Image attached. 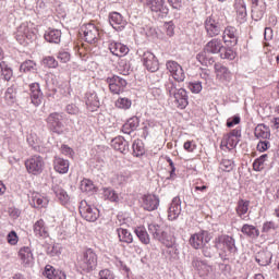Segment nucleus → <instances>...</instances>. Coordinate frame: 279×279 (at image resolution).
<instances>
[{"instance_id":"40","label":"nucleus","mask_w":279,"mask_h":279,"mask_svg":"<svg viewBox=\"0 0 279 279\" xmlns=\"http://www.w3.org/2000/svg\"><path fill=\"white\" fill-rule=\"evenodd\" d=\"M0 69L4 82H10V80H12L14 75V71L12 70V68H10L8 63H5V61H2L0 62Z\"/></svg>"},{"instance_id":"14","label":"nucleus","mask_w":279,"mask_h":279,"mask_svg":"<svg viewBox=\"0 0 279 279\" xmlns=\"http://www.w3.org/2000/svg\"><path fill=\"white\" fill-rule=\"evenodd\" d=\"M151 12H160V14H169V7L165 4V0H140Z\"/></svg>"},{"instance_id":"24","label":"nucleus","mask_w":279,"mask_h":279,"mask_svg":"<svg viewBox=\"0 0 279 279\" xmlns=\"http://www.w3.org/2000/svg\"><path fill=\"white\" fill-rule=\"evenodd\" d=\"M45 40L52 45H60L62 40V31L56 28H48L44 35Z\"/></svg>"},{"instance_id":"9","label":"nucleus","mask_w":279,"mask_h":279,"mask_svg":"<svg viewBox=\"0 0 279 279\" xmlns=\"http://www.w3.org/2000/svg\"><path fill=\"white\" fill-rule=\"evenodd\" d=\"M204 27L208 38H215L221 34V23L213 15L206 17Z\"/></svg>"},{"instance_id":"50","label":"nucleus","mask_w":279,"mask_h":279,"mask_svg":"<svg viewBox=\"0 0 279 279\" xmlns=\"http://www.w3.org/2000/svg\"><path fill=\"white\" fill-rule=\"evenodd\" d=\"M235 56L236 54L232 48H226L222 46V49L220 50V58L222 60H234Z\"/></svg>"},{"instance_id":"54","label":"nucleus","mask_w":279,"mask_h":279,"mask_svg":"<svg viewBox=\"0 0 279 279\" xmlns=\"http://www.w3.org/2000/svg\"><path fill=\"white\" fill-rule=\"evenodd\" d=\"M220 169L226 171L227 173H230V171L234 169V161L230 159H222V161L220 162Z\"/></svg>"},{"instance_id":"63","label":"nucleus","mask_w":279,"mask_h":279,"mask_svg":"<svg viewBox=\"0 0 279 279\" xmlns=\"http://www.w3.org/2000/svg\"><path fill=\"white\" fill-rule=\"evenodd\" d=\"M8 243H10V245H16V243H19V235L16 234V231H11L8 234Z\"/></svg>"},{"instance_id":"25","label":"nucleus","mask_w":279,"mask_h":279,"mask_svg":"<svg viewBox=\"0 0 279 279\" xmlns=\"http://www.w3.org/2000/svg\"><path fill=\"white\" fill-rule=\"evenodd\" d=\"M234 10L236 12V19L239 23H245L247 21V8L244 0H235Z\"/></svg>"},{"instance_id":"10","label":"nucleus","mask_w":279,"mask_h":279,"mask_svg":"<svg viewBox=\"0 0 279 279\" xmlns=\"http://www.w3.org/2000/svg\"><path fill=\"white\" fill-rule=\"evenodd\" d=\"M166 68L169 71V73H171L174 82H184V80H186V74L184 73V69L182 68V65H180L178 63V61H167L166 62Z\"/></svg>"},{"instance_id":"11","label":"nucleus","mask_w":279,"mask_h":279,"mask_svg":"<svg viewBox=\"0 0 279 279\" xmlns=\"http://www.w3.org/2000/svg\"><path fill=\"white\" fill-rule=\"evenodd\" d=\"M81 32H83L85 41L89 43V45H97L99 41V28L95 24H86L81 28Z\"/></svg>"},{"instance_id":"43","label":"nucleus","mask_w":279,"mask_h":279,"mask_svg":"<svg viewBox=\"0 0 279 279\" xmlns=\"http://www.w3.org/2000/svg\"><path fill=\"white\" fill-rule=\"evenodd\" d=\"M36 62L26 60L20 65V73H36Z\"/></svg>"},{"instance_id":"57","label":"nucleus","mask_w":279,"mask_h":279,"mask_svg":"<svg viewBox=\"0 0 279 279\" xmlns=\"http://www.w3.org/2000/svg\"><path fill=\"white\" fill-rule=\"evenodd\" d=\"M189 88L191 93H194L195 95L202 93V82H192L189 84Z\"/></svg>"},{"instance_id":"15","label":"nucleus","mask_w":279,"mask_h":279,"mask_svg":"<svg viewBox=\"0 0 279 279\" xmlns=\"http://www.w3.org/2000/svg\"><path fill=\"white\" fill-rule=\"evenodd\" d=\"M109 23L116 32H123L128 25V21L119 12L109 13Z\"/></svg>"},{"instance_id":"21","label":"nucleus","mask_w":279,"mask_h":279,"mask_svg":"<svg viewBox=\"0 0 279 279\" xmlns=\"http://www.w3.org/2000/svg\"><path fill=\"white\" fill-rule=\"evenodd\" d=\"M177 108L184 110L189 106V93L184 88H179L177 94L172 96Z\"/></svg>"},{"instance_id":"31","label":"nucleus","mask_w":279,"mask_h":279,"mask_svg":"<svg viewBox=\"0 0 279 279\" xmlns=\"http://www.w3.org/2000/svg\"><path fill=\"white\" fill-rule=\"evenodd\" d=\"M45 276L48 279H66V274H64V271L56 270L51 265L45 267Z\"/></svg>"},{"instance_id":"35","label":"nucleus","mask_w":279,"mask_h":279,"mask_svg":"<svg viewBox=\"0 0 279 279\" xmlns=\"http://www.w3.org/2000/svg\"><path fill=\"white\" fill-rule=\"evenodd\" d=\"M52 191L59 202L64 206V204H69V194L64 189L60 187V185L54 184L52 185Z\"/></svg>"},{"instance_id":"38","label":"nucleus","mask_w":279,"mask_h":279,"mask_svg":"<svg viewBox=\"0 0 279 279\" xmlns=\"http://www.w3.org/2000/svg\"><path fill=\"white\" fill-rule=\"evenodd\" d=\"M133 156L141 158L145 156V144L141 140H135L132 144Z\"/></svg>"},{"instance_id":"53","label":"nucleus","mask_w":279,"mask_h":279,"mask_svg":"<svg viewBox=\"0 0 279 279\" xmlns=\"http://www.w3.org/2000/svg\"><path fill=\"white\" fill-rule=\"evenodd\" d=\"M46 254L48 256H58L60 254V245L59 244H47L46 245Z\"/></svg>"},{"instance_id":"42","label":"nucleus","mask_w":279,"mask_h":279,"mask_svg":"<svg viewBox=\"0 0 279 279\" xmlns=\"http://www.w3.org/2000/svg\"><path fill=\"white\" fill-rule=\"evenodd\" d=\"M255 260L260 267H267V265L271 263V254L266 252H259L256 255Z\"/></svg>"},{"instance_id":"12","label":"nucleus","mask_w":279,"mask_h":279,"mask_svg":"<svg viewBox=\"0 0 279 279\" xmlns=\"http://www.w3.org/2000/svg\"><path fill=\"white\" fill-rule=\"evenodd\" d=\"M210 233L208 231H201L191 235L190 245L194 247V250H202L205 243H210Z\"/></svg>"},{"instance_id":"32","label":"nucleus","mask_w":279,"mask_h":279,"mask_svg":"<svg viewBox=\"0 0 279 279\" xmlns=\"http://www.w3.org/2000/svg\"><path fill=\"white\" fill-rule=\"evenodd\" d=\"M19 256L23 265H32V263H34V254L32 253V248H29V246L22 247L19 252Z\"/></svg>"},{"instance_id":"47","label":"nucleus","mask_w":279,"mask_h":279,"mask_svg":"<svg viewBox=\"0 0 279 279\" xmlns=\"http://www.w3.org/2000/svg\"><path fill=\"white\" fill-rule=\"evenodd\" d=\"M166 92L169 95V97H173L174 94H177L178 89V83H175V81H173L172 78H169L166 84Z\"/></svg>"},{"instance_id":"3","label":"nucleus","mask_w":279,"mask_h":279,"mask_svg":"<svg viewBox=\"0 0 279 279\" xmlns=\"http://www.w3.org/2000/svg\"><path fill=\"white\" fill-rule=\"evenodd\" d=\"M148 232L155 241H158L165 247H175V235L171 233L169 227L150 223L148 225Z\"/></svg>"},{"instance_id":"18","label":"nucleus","mask_w":279,"mask_h":279,"mask_svg":"<svg viewBox=\"0 0 279 279\" xmlns=\"http://www.w3.org/2000/svg\"><path fill=\"white\" fill-rule=\"evenodd\" d=\"M182 213V201H180V197L175 196L168 209V219L169 221H175L180 217Z\"/></svg>"},{"instance_id":"62","label":"nucleus","mask_w":279,"mask_h":279,"mask_svg":"<svg viewBox=\"0 0 279 279\" xmlns=\"http://www.w3.org/2000/svg\"><path fill=\"white\" fill-rule=\"evenodd\" d=\"M239 123H241V117L234 116L227 120V128H234V125H239Z\"/></svg>"},{"instance_id":"34","label":"nucleus","mask_w":279,"mask_h":279,"mask_svg":"<svg viewBox=\"0 0 279 279\" xmlns=\"http://www.w3.org/2000/svg\"><path fill=\"white\" fill-rule=\"evenodd\" d=\"M241 232L248 239H258L260 236V231L253 225H243Z\"/></svg>"},{"instance_id":"64","label":"nucleus","mask_w":279,"mask_h":279,"mask_svg":"<svg viewBox=\"0 0 279 279\" xmlns=\"http://www.w3.org/2000/svg\"><path fill=\"white\" fill-rule=\"evenodd\" d=\"M271 230H276V222L267 221L263 225L262 232H271Z\"/></svg>"},{"instance_id":"60","label":"nucleus","mask_w":279,"mask_h":279,"mask_svg":"<svg viewBox=\"0 0 279 279\" xmlns=\"http://www.w3.org/2000/svg\"><path fill=\"white\" fill-rule=\"evenodd\" d=\"M166 161L168 162L169 167H170V178H168L169 180H173L175 178V163L173 162V160L171 159V157H166Z\"/></svg>"},{"instance_id":"5","label":"nucleus","mask_w":279,"mask_h":279,"mask_svg":"<svg viewBox=\"0 0 279 279\" xmlns=\"http://www.w3.org/2000/svg\"><path fill=\"white\" fill-rule=\"evenodd\" d=\"M47 128L58 136L64 134V117L60 112H52L46 119Z\"/></svg>"},{"instance_id":"16","label":"nucleus","mask_w":279,"mask_h":279,"mask_svg":"<svg viewBox=\"0 0 279 279\" xmlns=\"http://www.w3.org/2000/svg\"><path fill=\"white\" fill-rule=\"evenodd\" d=\"M160 206V198L154 194L144 195L142 197V207L144 210H148V213H151L154 210H158V207Z\"/></svg>"},{"instance_id":"45","label":"nucleus","mask_w":279,"mask_h":279,"mask_svg":"<svg viewBox=\"0 0 279 279\" xmlns=\"http://www.w3.org/2000/svg\"><path fill=\"white\" fill-rule=\"evenodd\" d=\"M215 71L221 80H230V70L226 65L215 64Z\"/></svg>"},{"instance_id":"49","label":"nucleus","mask_w":279,"mask_h":279,"mask_svg":"<svg viewBox=\"0 0 279 279\" xmlns=\"http://www.w3.org/2000/svg\"><path fill=\"white\" fill-rule=\"evenodd\" d=\"M267 154H264L260 157L256 158L253 162V170L263 171L265 162L267 161Z\"/></svg>"},{"instance_id":"58","label":"nucleus","mask_w":279,"mask_h":279,"mask_svg":"<svg viewBox=\"0 0 279 279\" xmlns=\"http://www.w3.org/2000/svg\"><path fill=\"white\" fill-rule=\"evenodd\" d=\"M65 112H68V114L77 116L80 114V107L75 104H70L65 107Z\"/></svg>"},{"instance_id":"27","label":"nucleus","mask_w":279,"mask_h":279,"mask_svg":"<svg viewBox=\"0 0 279 279\" xmlns=\"http://www.w3.org/2000/svg\"><path fill=\"white\" fill-rule=\"evenodd\" d=\"M29 204L33 206V208H45V206L49 204V201L39 193L34 192L29 196Z\"/></svg>"},{"instance_id":"13","label":"nucleus","mask_w":279,"mask_h":279,"mask_svg":"<svg viewBox=\"0 0 279 279\" xmlns=\"http://www.w3.org/2000/svg\"><path fill=\"white\" fill-rule=\"evenodd\" d=\"M143 64L145 69H147L150 73H156L160 69V63L158 62V58L151 52L146 51L142 56Z\"/></svg>"},{"instance_id":"4","label":"nucleus","mask_w":279,"mask_h":279,"mask_svg":"<svg viewBox=\"0 0 279 279\" xmlns=\"http://www.w3.org/2000/svg\"><path fill=\"white\" fill-rule=\"evenodd\" d=\"M78 267L85 274H90V271H95L97 269V254L93 248H87L82 258L78 260Z\"/></svg>"},{"instance_id":"29","label":"nucleus","mask_w":279,"mask_h":279,"mask_svg":"<svg viewBox=\"0 0 279 279\" xmlns=\"http://www.w3.org/2000/svg\"><path fill=\"white\" fill-rule=\"evenodd\" d=\"M69 166H70L69 160L60 157H54L53 167L57 173H61V174L69 173Z\"/></svg>"},{"instance_id":"30","label":"nucleus","mask_w":279,"mask_h":279,"mask_svg":"<svg viewBox=\"0 0 279 279\" xmlns=\"http://www.w3.org/2000/svg\"><path fill=\"white\" fill-rule=\"evenodd\" d=\"M34 234L40 239L49 238V231L47 230V227H45V220L40 219L35 222Z\"/></svg>"},{"instance_id":"23","label":"nucleus","mask_w":279,"mask_h":279,"mask_svg":"<svg viewBox=\"0 0 279 279\" xmlns=\"http://www.w3.org/2000/svg\"><path fill=\"white\" fill-rule=\"evenodd\" d=\"M252 1H253L252 16L253 19H255V21H260V19L265 16V10H267V5L263 0H252Z\"/></svg>"},{"instance_id":"36","label":"nucleus","mask_w":279,"mask_h":279,"mask_svg":"<svg viewBox=\"0 0 279 279\" xmlns=\"http://www.w3.org/2000/svg\"><path fill=\"white\" fill-rule=\"evenodd\" d=\"M80 189L82 193H89V195L97 193V187L95 186V183H93L90 179H83L81 181Z\"/></svg>"},{"instance_id":"2","label":"nucleus","mask_w":279,"mask_h":279,"mask_svg":"<svg viewBox=\"0 0 279 279\" xmlns=\"http://www.w3.org/2000/svg\"><path fill=\"white\" fill-rule=\"evenodd\" d=\"M221 49H223V43L219 38H214L208 41L203 51L196 54V60L203 66H213L215 62V57L213 54L221 53Z\"/></svg>"},{"instance_id":"41","label":"nucleus","mask_w":279,"mask_h":279,"mask_svg":"<svg viewBox=\"0 0 279 279\" xmlns=\"http://www.w3.org/2000/svg\"><path fill=\"white\" fill-rule=\"evenodd\" d=\"M135 234L140 239L141 243L144 245H149L150 239H149V233H147V230L145 227H138L135 229Z\"/></svg>"},{"instance_id":"52","label":"nucleus","mask_w":279,"mask_h":279,"mask_svg":"<svg viewBox=\"0 0 279 279\" xmlns=\"http://www.w3.org/2000/svg\"><path fill=\"white\" fill-rule=\"evenodd\" d=\"M138 125H141V119H138V117H132L125 122L124 128L125 129L130 128L131 130H133V132H135Z\"/></svg>"},{"instance_id":"56","label":"nucleus","mask_w":279,"mask_h":279,"mask_svg":"<svg viewBox=\"0 0 279 279\" xmlns=\"http://www.w3.org/2000/svg\"><path fill=\"white\" fill-rule=\"evenodd\" d=\"M44 66H47L48 69H56L58 66V61L53 57H45L43 59Z\"/></svg>"},{"instance_id":"51","label":"nucleus","mask_w":279,"mask_h":279,"mask_svg":"<svg viewBox=\"0 0 279 279\" xmlns=\"http://www.w3.org/2000/svg\"><path fill=\"white\" fill-rule=\"evenodd\" d=\"M31 99L34 106H40V104H43V90L37 89L35 92H31Z\"/></svg>"},{"instance_id":"39","label":"nucleus","mask_w":279,"mask_h":279,"mask_svg":"<svg viewBox=\"0 0 279 279\" xmlns=\"http://www.w3.org/2000/svg\"><path fill=\"white\" fill-rule=\"evenodd\" d=\"M254 134L256 138H269L271 136V133H269V126L265 124H258L255 128Z\"/></svg>"},{"instance_id":"8","label":"nucleus","mask_w":279,"mask_h":279,"mask_svg":"<svg viewBox=\"0 0 279 279\" xmlns=\"http://www.w3.org/2000/svg\"><path fill=\"white\" fill-rule=\"evenodd\" d=\"M106 83L108 84L109 90L112 95H121L128 86V81L125 78L114 74L107 77Z\"/></svg>"},{"instance_id":"1","label":"nucleus","mask_w":279,"mask_h":279,"mask_svg":"<svg viewBox=\"0 0 279 279\" xmlns=\"http://www.w3.org/2000/svg\"><path fill=\"white\" fill-rule=\"evenodd\" d=\"M214 247L218 252V256L222 263L234 258L239 254V247H236V240L232 235L220 234L214 240Z\"/></svg>"},{"instance_id":"37","label":"nucleus","mask_w":279,"mask_h":279,"mask_svg":"<svg viewBox=\"0 0 279 279\" xmlns=\"http://www.w3.org/2000/svg\"><path fill=\"white\" fill-rule=\"evenodd\" d=\"M117 232L121 243H134V238L132 236V233L128 231V229L118 228Z\"/></svg>"},{"instance_id":"20","label":"nucleus","mask_w":279,"mask_h":279,"mask_svg":"<svg viewBox=\"0 0 279 279\" xmlns=\"http://www.w3.org/2000/svg\"><path fill=\"white\" fill-rule=\"evenodd\" d=\"M108 49L110 53H112V56H117V58H123V56H128V53H130V48L118 41H109Z\"/></svg>"},{"instance_id":"61","label":"nucleus","mask_w":279,"mask_h":279,"mask_svg":"<svg viewBox=\"0 0 279 279\" xmlns=\"http://www.w3.org/2000/svg\"><path fill=\"white\" fill-rule=\"evenodd\" d=\"M99 279H114V274L110 269H102L99 271Z\"/></svg>"},{"instance_id":"46","label":"nucleus","mask_w":279,"mask_h":279,"mask_svg":"<svg viewBox=\"0 0 279 279\" xmlns=\"http://www.w3.org/2000/svg\"><path fill=\"white\" fill-rule=\"evenodd\" d=\"M192 267L194 269H196V271H202L204 269L208 268V264L206 263V260H202L199 257L197 256H193L192 257V263H191Z\"/></svg>"},{"instance_id":"44","label":"nucleus","mask_w":279,"mask_h":279,"mask_svg":"<svg viewBox=\"0 0 279 279\" xmlns=\"http://www.w3.org/2000/svg\"><path fill=\"white\" fill-rule=\"evenodd\" d=\"M102 195L105 199H109V202H119V194L112 187H104Z\"/></svg>"},{"instance_id":"22","label":"nucleus","mask_w":279,"mask_h":279,"mask_svg":"<svg viewBox=\"0 0 279 279\" xmlns=\"http://www.w3.org/2000/svg\"><path fill=\"white\" fill-rule=\"evenodd\" d=\"M111 147L116 149V151H120V154H128L130 151V142L125 141L123 136H117L111 140Z\"/></svg>"},{"instance_id":"55","label":"nucleus","mask_w":279,"mask_h":279,"mask_svg":"<svg viewBox=\"0 0 279 279\" xmlns=\"http://www.w3.org/2000/svg\"><path fill=\"white\" fill-rule=\"evenodd\" d=\"M201 250L205 258H213V256H215V248H213V246L208 245L207 243L203 244Z\"/></svg>"},{"instance_id":"33","label":"nucleus","mask_w":279,"mask_h":279,"mask_svg":"<svg viewBox=\"0 0 279 279\" xmlns=\"http://www.w3.org/2000/svg\"><path fill=\"white\" fill-rule=\"evenodd\" d=\"M19 93V87L16 85H11L7 88L4 93V100L9 106H13V104H16V95Z\"/></svg>"},{"instance_id":"28","label":"nucleus","mask_w":279,"mask_h":279,"mask_svg":"<svg viewBox=\"0 0 279 279\" xmlns=\"http://www.w3.org/2000/svg\"><path fill=\"white\" fill-rule=\"evenodd\" d=\"M247 210H250V201H245L243 198H240L238 201V206L235 207V213L240 219H247Z\"/></svg>"},{"instance_id":"59","label":"nucleus","mask_w":279,"mask_h":279,"mask_svg":"<svg viewBox=\"0 0 279 279\" xmlns=\"http://www.w3.org/2000/svg\"><path fill=\"white\" fill-rule=\"evenodd\" d=\"M57 58H58V60H60V62H62L63 64H66V62H69L71 60V53L62 50V51H59Z\"/></svg>"},{"instance_id":"48","label":"nucleus","mask_w":279,"mask_h":279,"mask_svg":"<svg viewBox=\"0 0 279 279\" xmlns=\"http://www.w3.org/2000/svg\"><path fill=\"white\" fill-rule=\"evenodd\" d=\"M116 107L121 110H130V108H132V100L130 98L120 97L116 101Z\"/></svg>"},{"instance_id":"17","label":"nucleus","mask_w":279,"mask_h":279,"mask_svg":"<svg viewBox=\"0 0 279 279\" xmlns=\"http://www.w3.org/2000/svg\"><path fill=\"white\" fill-rule=\"evenodd\" d=\"M35 37H36V34L29 31V27L27 26V24L23 23L17 27L15 38L17 43H20V45H23V43H25V39L34 40Z\"/></svg>"},{"instance_id":"19","label":"nucleus","mask_w":279,"mask_h":279,"mask_svg":"<svg viewBox=\"0 0 279 279\" xmlns=\"http://www.w3.org/2000/svg\"><path fill=\"white\" fill-rule=\"evenodd\" d=\"M225 43H230L231 47L239 45V31L234 26H227L223 31Z\"/></svg>"},{"instance_id":"7","label":"nucleus","mask_w":279,"mask_h":279,"mask_svg":"<svg viewBox=\"0 0 279 279\" xmlns=\"http://www.w3.org/2000/svg\"><path fill=\"white\" fill-rule=\"evenodd\" d=\"M26 171L32 175H40L45 169V159L35 155L25 161Z\"/></svg>"},{"instance_id":"26","label":"nucleus","mask_w":279,"mask_h":279,"mask_svg":"<svg viewBox=\"0 0 279 279\" xmlns=\"http://www.w3.org/2000/svg\"><path fill=\"white\" fill-rule=\"evenodd\" d=\"M85 104L92 112H95L99 106H101V102H99V97L97 96V93L95 92H87L85 94Z\"/></svg>"},{"instance_id":"6","label":"nucleus","mask_w":279,"mask_h":279,"mask_svg":"<svg viewBox=\"0 0 279 279\" xmlns=\"http://www.w3.org/2000/svg\"><path fill=\"white\" fill-rule=\"evenodd\" d=\"M80 215L85 221L94 222L99 219V209L89 205L86 201H81L78 206Z\"/></svg>"}]
</instances>
